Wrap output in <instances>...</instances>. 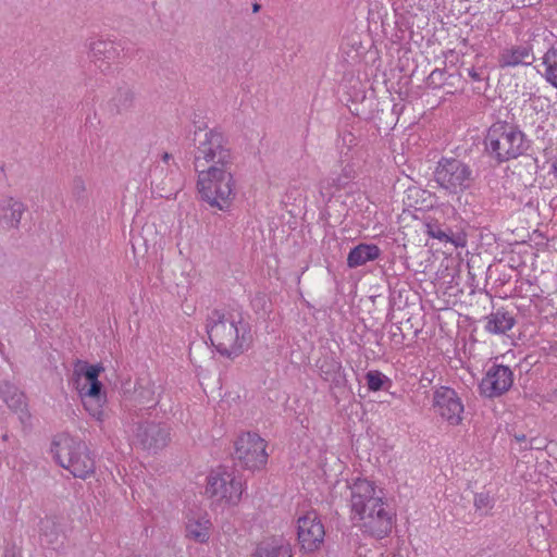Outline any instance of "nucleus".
I'll list each match as a JSON object with an SVG mask.
<instances>
[{"label":"nucleus","instance_id":"72a5a7b5","mask_svg":"<svg viewBox=\"0 0 557 557\" xmlns=\"http://www.w3.org/2000/svg\"><path fill=\"white\" fill-rule=\"evenodd\" d=\"M72 195L78 203H84L86 200V185L84 180L79 176L73 180Z\"/></svg>","mask_w":557,"mask_h":557},{"label":"nucleus","instance_id":"473e14b6","mask_svg":"<svg viewBox=\"0 0 557 557\" xmlns=\"http://www.w3.org/2000/svg\"><path fill=\"white\" fill-rule=\"evenodd\" d=\"M83 405L90 416L101 421L103 418V405L107 398H86L82 397Z\"/></svg>","mask_w":557,"mask_h":557},{"label":"nucleus","instance_id":"f03ea898","mask_svg":"<svg viewBox=\"0 0 557 557\" xmlns=\"http://www.w3.org/2000/svg\"><path fill=\"white\" fill-rule=\"evenodd\" d=\"M351 512L362 521L361 530L369 535L383 539L391 531L395 513L387 510L388 505L376 495L375 486L366 479H358L349 486Z\"/></svg>","mask_w":557,"mask_h":557},{"label":"nucleus","instance_id":"a19ab883","mask_svg":"<svg viewBox=\"0 0 557 557\" xmlns=\"http://www.w3.org/2000/svg\"><path fill=\"white\" fill-rule=\"evenodd\" d=\"M513 437L515 440L518 442V443H523L524 445L528 444L529 440L527 438V435L523 434V433H515L513 434Z\"/></svg>","mask_w":557,"mask_h":557},{"label":"nucleus","instance_id":"ddd939ff","mask_svg":"<svg viewBox=\"0 0 557 557\" xmlns=\"http://www.w3.org/2000/svg\"><path fill=\"white\" fill-rule=\"evenodd\" d=\"M513 383V373L508 366L493 364L479 384L480 394L495 398L505 394Z\"/></svg>","mask_w":557,"mask_h":557},{"label":"nucleus","instance_id":"79ce46f5","mask_svg":"<svg viewBox=\"0 0 557 557\" xmlns=\"http://www.w3.org/2000/svg\"><path fill=\"white\" fill-rule=\"evenodd\" d=\"M162 161L169 162L172 159V154L169 152H163L161 156Z\"/></svg>","mask_w":557,"mask_h":557},{"label":"nucleus","instance_id":"c85d7f7f","mask_svg":"<svg viewBox=\"0 0 557 557\" xmlns=\"http://www.w3.org/2000/svg\"><path fill=\"white\" fill-rule=\"evenodd\" d=\"M74 384L81 397L96 399L107 398L106 392L103 391V384L101 382L84 384L83 386H81L79 380H75Z\"/></svg>","mask_w":557,"mask_h":557},{"label":"nucleus","instance_id":"9b49d317","mask_svg":"<svg viewBox=\"0 0 557 557\" xmlns=\"http://www.w3.org/2000/svg\"><path fill=\"white\" fill-rule=\"evenodd\" d=\"M425 233L429 237L437 239L445 246L450 244L455 248L467 246V233L459 224H451L443 216H426L424 220Z\"/></svg>","mask_w":557,"mask_h":557},{"label":"nucleus","instance_id":"423d86ee","mask_svg":"<svg viewBox=\"0 0 557 557\" xmlns=\"http://www.w3.org/2000/svg\"><path fill=\"white\" fill-rule=\"evenodd\" d=\"M122 394L129 405L127 407L126 419L134 422V417L144 418L149 414V410L156 408L163 393V387L157 385L149 374L132 380H124L121 384Z\"/></svg>","mask_w":557,"mask_h":557},{"label":"nucleus","instance_id":"4be33fe9","mask_svg":"<svg viewBox=\"0 0 557 557\" xmlns=\"http://www.w3.org/2000/svg\"><path fill=\"white\" fill-rule=\"evenodd\" d=\"M251 557H293L292 547L283 540L270 539L260 542Z\"/></svg>","mask_w":557,"mask_h":557},{"label":"nucleus","instance_id":"2f4dec72","mask_svg":"<svg viewBox=\"0 0 557 557\" xmlns=\"http://www.w3.org/2000/svg\"><path fill=\"white\" fill-rule=\"evenodd\" d=\"M368 388L377 392L384 388L385 384H391V380L377 370H371L366 374Z\"/></svg>","mask_w":557,"mask_h":557},{"label":"nucleus","instance_id":"e433bc0d","mask_svg":"<svg viewBox=\"0 0 557 557\" xmlns=\"http://www.w3.org/2000/svg\"><path fill=\"white\" fill-rule=\"evenodd\" d=\"M491 505V497L488 494L479 493L474 497V506L476 509L487 508Z\"/></svg>","mask_w":557,"mask_h":557},{"label":"nucleus","instance_id":"1a4fd4ad","mask_svg":"<svg viewBox=\"0 0 557 557\" xmlns=\"http://www.w3.org/2000/svg\"><path fill=\"white\" fill-rule=\"evenodd\" d=\"M206 494L216 502L235 506L242 499L243 484L232 472L220 467L208 475Z\"/></svg>","mask_w":557,"mask_h":557},{"label":"nucleus","instance_id":"6e6552de","mask_svg":"<svg viewBox=\"0 0 557 557\" xmlns=\"http://www.w3.org/2000/svg\"><path fill=\"white\" fill-rule=\"evenodd\" d=\"M265 441L257 433H243L234 443L233 459L243 469L256 471L262 469L268 461Z\"/></svg>","mask_w":557,"mask_h":557},{"label":"nucleus","instance_id":"49530a36","mask_svg":"<svg viewBox=\"0 0 557 557\" xmlns=\"http://www.w3.org/2000/svg\"><path fill=\"white\" fill-rule=\"evenodd\" d=\"M533 98H536L535 95L531 94L530 95V100H532Z\"/></svg>","mask_w":557,"mask_h":557},{"label":"nucleus","instance_id":"ea45409f","mask_svg":"<svg viewBox=\"0 0 557 557\" xmlns=\"http://www.w3.org/2000/svg\"><path fill=\"white\" fill-rule=\"evenodd\" d=\"M3 557H22V549L16 544H8L4 548Z\"/></svg>","mask_w":557,"mask_h":557},{"label":"nucleus","instance_id":"a18cd8bd","mask_svg":"<svg viewBox=\"0 0 557 557\" xmlns=\"http://www.w3.org/2000/svg\"><path fill=\"white\" fill-rule=\"evenodd\" d=\"M8 438H9V435L7 433L2 435L3 441H8Z\"/></svg>","mask_w":557,"mask_h":557},{"label":"nucleus","instance_id":"7c9ffc66","mask_svg":"<svg viewBox=\"0 0 557 557\" xmlns=\"http://www.w3.org/2000/svg\"><path fill=\"white\" fill-rule=\"evenodd\" d=\"M318 367L320 370V375L324 381L330 379L332 375L337 373V371H339L343 368L341 361L333 357L323 358L322 360L319 361Z\"/></svg>","mask_w":557,"mask_h":557},{"label":"nucleus","instance_id":"f704fd0d","mask_svg":"<svg viewBox=\"0 0 557 557\" xmlns=\"http://www.w3.org/2000/svg\"><path fill=\"white\" fill-rule=\"evenodd\" d=\"M326 382L331 383L332 391H344L347 385V379L344 369L342 368L339 371H337V373L327 379Z\"/></svg>","mask_w":557,"mask_h":557},{"label":"nucleus","instance_id":"0eeeda50","mask_svg":"<svg viewBox=\"0 0 557 557\" xmlns=\"http://www.w3.org/2000/svg\"><path fill=\"white\" fill-rule=\"evenodd\" d=\"M433 174L437 185L454 195L471 188L476 180L475 171L468 163L453 157L441 158Z\"/></svg>","mask_w":557,"mask_h":557},{"label":"nucleus","instance_id":"2eb2a0df","mask_svg":"<svg viewBox=\"0 0 557 557\" xmlns=\"http://www.w3.org/2000/svg\"><path fill=\"white\" fill-rule=\"evenodd\" d=\"M535 55L533 47L530 44L516 45L503 49L498 55V66L500 69L516 67L519 65L530 66L534 63Z\"/></svg>","mask_w":557,"mask_h":557},{"label":"nucleus","instance_id":"dca6fc26","mask_svg":"<svg viewBox=\"0 0 557 557\" xmlns=\"http://www.w3.org/2000/svg\"><path fill=\"white\" fill-rule=\"evenodd\" d=\"M120 55V45L112 40L97 39L89 45V57L102 73L109 72L111 62Z\"/></svg>","mask_w":557,"mask_h":557},{"label":"nucleus","instance_id":"aec40b11","mask_svg":"<svg viewBox=\"0 0 557 557\" xmlns=\"http://www.w3.org/2000/svg\"><path fill=\"white\" fill-rule=\"evenodd\" d=\"M382 255L381 248L375 244L360 243L352 247L347 256V267L356 269L369 261L379 259Z\"/></svg>","mask_w":557,"mask_h":557},{"label":"nucleus","instance_id":"37998d69","mask_svg":"<svg viewBox=\"0 0 557 557\" xmlns=\"http://www.w3.org/2000/svg\"><path fill=\"white\" fill-rule=\"evenodd\" d=\"M260 10H261V4H259L257 2L252 4V12L253 13H258Z\"/></svg>","mask_w":557,"mask_h":557},{"label":"nucleus","instance_id":"bb28decb","mask_svg":"<svg viewBox=\"0 0 557 557\" xmlns=\"http://www.w3.org/2000/svg\"><path fill=\"white\" fill-rule=\"evenodd\" d=\"M355 177V171L351 166H345L339 174L333 173L321 182V188L339 190L347 186L349 182Z\"/></svg>","mask_w":557,"mask_h":557},{"label":"nucleus","instance_id":"9d476101","mask_svg":"<svg viewBox=\"0 0 557 557\" xmlns=\"http://www.w3.org/2000/svg\"><path fill=\"white\" fill-rule=\"evenodd\" d=\"M131 422L135 442L144 449L158 453L165 448L171 442V426L165 422L136 421Z\"/></svg>","mask_w":557,"mask_h":557},{"label":"nucleus","instance_id":"6ab92c4d","mask_svg":"<svg viewBox=\"0 0 557 557\" xmlns=\"http://www.w3.org/2000/svg\"><path fill=\"white\" fill-rule=\"evenodd\" d=\"M0 397L11 410L21 412L20 419L22 422L25 418L29 419L30 414L26 410L25 395L14 384L9 381L2 382L0 384Z\"/></svg>","mask_w":557,"mask_h":557},{"label":"nucleus","instance_id":"a211bd4d","mask_svg":"<svg viewBox=\"0 0 557 557\" xmlns=\"http://www.w3.org/2000/svg\"><path fill=\"white\" fill-rule=\"evenodd\" d=\"M462 79V73H448L446 67L433 70L426 77L425 85L432 89H445L446 94H455Z\"/></svg>","mask_w":557,"mask_h":557},{"label":"nucleus","instance_id":"c9c22d12","mask_svg":"<svg viewBox=\"0 0 557 557\" xmlns=\"http://www.w3.org/2000/svg\"><path fill=\"white\" fill-rule=\"evenodd\" d=\"M546 447L545 441L540 437H532L529 440L528 444L522 446V450H531V449H544Z\"/></svg>","mask_w":557,"mask_h":557},{"label":"nucleus","instance_id":"c756f323","mask_svg":"<svg viewBox=\"0 0 557 557\" xmlns=\"http://www.w3.org/2000/svg\"><path fill=\"white\" fill-rule=\"evenodd\" d=\"M466 73L469 76V78L476 83V86L473 87V90L478 94H481L485 91L486 89V81H487V73L485 69L483 67H468L466 69Z\"/></svg>","mask_w":557,"mask_h":557},{"label":"nucleus","instance_id":"c03bdc74","mask_svg":"<svg viewBox=\"0 0 557 557\" xmlns=\"http://www.w3.org/2000/svg\"><path fill=\"white\" fill-rule=\"evenodd\" d=\"M444 55H445V59L448 60L449 57H454L455 55V52L453 50H449Z\"/></svg>","mask_w":557,"mask_h":557},{"label":"nucleus","instance_id":"5701e85b","mask_svg":"<svg viewBox=\"0 0 557 557\" xmlns=\"http://www.w3.org/2000/svg\"><path fill=\"white\" fill-rule=\"evenodd\" d=\"M212 523L206 517L190 518L186 522V536L197 543L205 544L210 539Z\"/></svg>","mask_w":557,"mask_h":557},{"label":"nucleus","instance_id":"7ed1b4c3","mask_svg":"<svg viewBox=\"0 0 557 557\" xmlns=\"http://www.w3.org/2000/svg\"><path fill=\"white\" fill-rule=\"evenodd\" d=\"M207 333L211 345L225 357L233 358L248 349L251 330L242 313L223 312L214 309L207 319Z\"/></svg>","mask_w":557,"mask_h":557},{"label":"nucleus","instance_id":"20e7f679","mask_svg":"<svg viewBox=\"0 0 557 557\" xmlns=\"http://www.w3.org/2000/svg\"><path fill=\"white\" fill-rule=\"evenodd\" d=\"M484 153L497 165L515 160L528 153L531 140L518 124L497 120L486 129Z\"/></svg>","mask_w":557,"mask_h":557},{"label":"nucleus","instance_id":"f3484780","mask_svg":"<svg viewBox=\"0 0 557 557\" xmlns=\"http://www.w3.org/2000/svg\"><path fill=\"white\" fill-rule=\"evenodd\" d=\"M39 539L44 547L58 550L64 544V532L54 517H45L39 521Z\"/></svg>","mask_w":557,"mask_h":557},{"label":"nucleus","instance_id":"cd10ccee","mask_svg":"<svg viewBox=\"0 0 557 557\" xmlns=\"http://www.w3.org/2000/svg\"><path fill=\"white\" fill-rule=\"evenodd\" d=\"M101 371H103L101 364H88L87 362L79 361L74 370V381H81V376H84L86 381L85 384L100 382L98 377Z\"/></svg>","mask_w":557,"mask_h":557},{"label":"nucleus","instance_id":"393cba45","mask_svg":"<svg viewBox=\"0 0 557 557\" xmlns=\"http://www.w3.org/2000/svg\"><path fill=\"white\" fill-rule=\"evenodd\" d=\"M515 323V318L502 308L487 317L485 329L493 334H505L513 327Z\"/></svg>","mask_w":557,"mask_h":557},{"label":"nucleus","instance_id":"4468645a","mask_svg":"<svg viewBox=\"0 0 557 557\" xmlns=\"http://www.w3.org/2000/svg\"><path fill=\"white\" fill-rule=\"evenodd\" d=\"M434 405L450 425H459L462 421L463 405L454 388L441 386L434 393Z\"/></svg>","mask_w":557,"mask_h":557},{"label":"nucleus","instance_id":"58836bf2","mask_svg":"<svg viewBox=\"0 0 557 557\" xmlns=\"http://www.w3.org/2000/svg\"><path fill=\"white\" fill-rule=\"evenodd\" d=\"M342 144L348 149L357 146L358 139L351 132H344L342 135Z\"/></svg>","mask_w":557,"mask_h":557},{"label":"nucleus","instance_id":"39448f33","mask_svg":"<svg viewBox=\"0 0 557 557\" xmlns=\"http://www.w3.org/2000/svg\"><path fill=\"white\" fill-rule=\"evenodd\" d=\"M51 453L59 466L75 478L85 480L95 472V457L84 441L62 435L52 442Z\"/></svg>","mask_w":557,"mask_h":557},{"label":"nucleus","instance_id":"f8f14e48","mask_svg":"<svg viewBox=\"0 0 557 557\" xmlns=\"http://www.w3.org/2000/svg\"><path fill=\"white\" fill-rule=\"evenodd\" d=\"M324 525L315 511H309L297 520V539L305 553H313L323 544Z\"/></svg>","mask_w":557,"mask_h":557},{"label":"nucleus","instance_id":"a878e982","mask_svg":"<svg viewBox=\"0 0 557 557\" xmlns=\"http://www.w3.org/2000/svg\"><path fill=\"white\" fill-rule=\"evenodd\" d=\"M545 66L544 78L557 89V47L550 46L542 58Z\"/></svg>","mask_w":557,"mask_h":557},{"label":"nucleus","instance_id":"b1692460","mask_svg":"<svg viewBox=\"0 0 557 557\" xmlns=\"http://www.w3.org/2000/svg\"><path fill=\"white\" fill-rule=\"evenodd\" d=\"M0 209L3 211V215L0 219H3L9 227L18 228L22 215L26 211V206L22 201L10 197L0 203Z\"/></svg>","mask_w":557,"mask_h":557},{"label":"nucleus","instance_id":"f257e3e1","mask_svg":"<svg viewBox=\"0 0 557 557\" xmlns=\"http://www.w3.org/2000/svg\"><path fill=\"white\" fill-rule=\"evenodd\" d=\"M207 128L203 123L194 132L197 190L201 200L210 207L227 211L236 197L232 172L234 154L227 137L220 128Z\"/></svg>","mask_w":557,"mask_h":557},{"label":"nucleus","instance_id":"4c0bfd02","mask_svg":"<svg viewBox=\"0 0 557 557\" xmlns=\"http://www.w3.org/2000/svg\"><path fill=\"white\" fill-rule=\"evenodd\" d=\"M251 305L253 307V309L256 310H263L264 312L267 311V296L264 294H257L253 299L251 300Z\"/></svg>","mask_w":557,"mask_h":557},{"label":"nucleus","instance_id":"412c9836","mask_svg":"<svg viewBox=\"0 0 557 557\" xmlns=\"http://www.w3.org/2000/svg\"><path fill=\"white\" fill-rule=\"evenodd\" d=\"M136 100L134 89L128 85H123L116 89L114 95L108 101V110L112 115H122L129 112Z\"/></svg>","mask_w":557,"mask_h":557}]
</instances>
